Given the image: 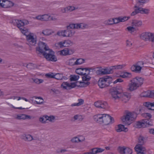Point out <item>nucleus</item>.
<instances>
[{
  "label": "nucleus",
  "mask_w": 154,
  "mask_h": 154,
  "mask_svg": "<svg viewBox=\"0 0 154 154\" xmlns=\"http://www.w3.org/2000/svg\"><path fill=\"white\" fill-rule=\"evenodd\" d=\"M122 91L115 87L111 88L110 92L112 97L115 100L120 99L123 103L127 102L130 98V94L127 93H122Z\"/></svg>",
  "instance_id": "f257e3e1"
},
{
  "label": "nucleus",
  "mask_w": 154,
  "mask_h": 154,
  "mask_svg": "<svg viewBox=\"0 0 154 154\" xmlns=\"http://www.w3.org/2000/svg\"><path fill=\"white\" fill-rule=\"evenodd\" d=\"M89 74H86L83 75L84 76L82 77V81L83 82H72L71 83H69L67 82H63L61 85V86L64 89H70L75 88L77 86V84L79 83L82 84L81 86H85L88 85L90 82H88L90 79V77L88 75Z\"/></svg>",
  "instance_id": "f03ea898"
},
{
  "label": "nucleus",
  "mask_w": 154,
  "mask_h": 154,
  "mask_svg": "<svg viewBox=\"0 0 154 154\" xmlns=\"http://www.w3.org/2000/svg\"><path fill=\"white\" fill-rule=\"evenodd\" d=\"M95 121L100 124L105 125L111 124L114 122L113 118L106 114H100L93 117Z\"/></svg>",
  "instance_id": "7ed1b4c3"
},
{
  "label": "nucleus",
  "mask_w": 154,
  "mask_h": 154,
  "mask_svg": "<svg viewBox=\"0 0 154 154\" xmlns=\"http://www.w3.org/2000/svg\"><path fill=\"white\" fill-rule=\"evenodd\" d=\"M137 114L134 112H126V115L121 118L122 122L126 125H130L136 118Z\"/></svg>",
  "instance_id": "20e7f679"
},
{
  "label": "nucleus",
  "mask_w": 154,
  "mask_h": 154,
  "mask_svg": "<svg viewBox=\"0 0 154 154\" xmlns=\"http://www.w3.org/2000/svg\"><path fill=\"white\" fill-rule=\"evenodd\" d=\"M145 143L144 139L143 136H140L138 138V144L136 145L134 147L135 150L137 152L141 153L143 152L142 151L143 148H144L145 152L144 154H145L146 152V150L145 147L143 146L142 145Z\"/></svg>",
  "instance_id": "39448f33"
},
{
  "label": "nucleus",
  "mask_w": 154,
  "mask_h": 154,
  "mask_svg": "<svg viewBox=\"0 0 154 154\" xmlns=\"http://www.w3.org/2000/svg\"><path fill=\"white\" fill-rule=\"evenodd\" d=\"M111 79V78L108 76L100 78L98 82L99 86L101 88H103L109 86Z\"/></svg>",
  "instance_id": "423d86ee"
},
{
  "label": "nucleus",
  "mask_w": 154,
  "mask_h": 154,
  "mask_svg": "<svg viewBox=\"0 0 154 154\" xmlns=\"http://www.w3.org/2000/svg\"><path fill=\"white\" fill-rule=\"evenodd\" d=\"M46 60L49 61L55 62L57 60V58L54 55V52L50 49L42 54Z\"/></svg>",
  "instance_id": "0eeeda50"
},
{
  "label": "nucleus",
  "mask_w": 154,
  "mask_h": 154,
  "mask_svg": "<svg viewBox=\"0 0 154 154\" xmlns=\"http://www.w3.org/2000/svg\"><path fill=\"white\" fill-rule=\"evenodd\" d=\"M134 8L136 9H135L134 11L131 13V16H134L139 13L147 15L149 13L150 10L149 9L139 7L136 5H135Z\"/></svg>",
  "instance_id": "6e6552de"
},
{
  "label": "nucleus",
  "mask_w": 154,
  "mask_h": 154,
  "mask_svg": "<svg viewBox=\"0 0 154 154\" xmlns=\"http://www.w3.org/2000/svg\"><path fill=\"white\" fill-rule=\"evenodd\" d=\"M11 22L14 25L17 26L19 29L29 24L28 21L25 20L14 19L12 20Z\"/></svg>",
  "instance_id": "1a4fd4ad"
},
{
  "label": "nucleus",
  "mask_w": 154,
  "mask_h": 154,
  "mask_svg": "<svg viewBox=\"0 0 154 154\" xmlns=\"http://www.w3.org/2000/svg\"><path fill=\"white\" fill-rule=\"evenodd\" d=\"M27 44L29 46H35L36 43V36L33 33H29L26 37Z\"/></svg>",
  "instance_id": "9d476101"
},
{
  "label": "nucleus",
  "mask_w": 154,
  "mask_h": 154,
  "mask_svg": "<svg viewBox=\"0 0 154 154\" xmlns=\"http://www.w3.org/2000/svg\"><path fill=\"white\" fill-rule=\"evenodd\" d=\"M49 47L46 44L42 42H40L38 43V47L36 48V51L38 53L43 54L45 51L49 50Z\"/></svg>",
  "instance_id": "9b49d317"
},
{
  "label": "nucleus",
  "mask_w": 154,
  "mask_h": 154,
  "mask_svg": "<svg viewBox=\"0 0 154 154\" xmlns=\"http://www.w3.org/2000/svg\"><path fill=\"white\" fill-rule=\"evenodd\" d=\"M136 128H145L151 125V122L148 119H143L139 121L136 123Z\"/></svg>",
  "instance_id": "f8f14e48"
},
{
  "label": "nucleus",
  "mask_w": 154,
  "mask_h": 154,
  "mask_svg": "<svg viewBox=\"0 0 154 154\" xmlns=\"http://www.w3.org/2000/svg\"><path fill=\"white\" fill-rule=\"evenodd\" d=\"M94 106L99 109H107L109 106L106 102L102 100H98L94 102Z\"/></svg>",
  "instance_id": "ddd939ff"
},
{
  "label": "nucleus",
  "mask_w": 154,
  "mask_h": 154,
  "mask_svg": "<svg viewBox=\"0 0 154 154\" xmlns=\"http://www.w3.org/2000/svg\"><path fill=\"white\" fill-rule=\"evenodd\" d=\"M118 150L121 154H131L132 152L131 149L125 146H119L118 147Z\"/></svg>",
  "instance_id": "4468645a"
},
{
  "label": "nucleus",
  "mask_w": 154,
  "mask_h": 154,
  "mask_svg": "<svg viewBox=\"0 0 154 154\" xmlns=\"http://www.w3.org/2000/svg\"><path fill=\"white\" fill-rule=\"evenodd\" d=\"M91 69L88 68H79L76 69L75 70L76 73L79 75H83L86 74H89Z\"/></svg>",
  "instance_id": "2eb2a0df"
},
{
  "label": "nucleus",
  "mask_w": 154,
  "mask_h": 154,
  "mask_svg": "<svg viewBox=\"0 0 154 154\" xmlns=\"http://www.w3.org/2000/svg\"><path fill=\"white\" fill-rule=\"evenodd\" d=\"M73 44V42L69 40H65L57 43L58 45L60 48L68 47L72 45Z\"/></svg>",
  "instance_id": "dca6fc26"
},
{
  "label": "nucleus",
  "mask_w": 154,
  "mask_h": 154,
  "mask_svg": "<svg viewBox=\"0 0 154 154\" xmlns=\"http://www.w3.org/2000/svg\"><path fill=\"white\" fill-rule=\"evenodd\" d=\"M74 52V50L71 48H65L60 51V54L66 56L72 54Z\"/></svg>",
  "instance_id": "f3484780"
},
{
  "label": "nucleus",
  "mask_w": 154,
  "mask_h": 154,
  "mask_svg": "<svg viewBox=\"0 0 154 154\" xmlns=\"http://www.w3.org/2000/svg\"><path fill=\"white\" fill-rule=\"evenodd\" d=\"M2 7L5 8H8L12 7L14 5V3L10 1L2 0Z\"/></svg>",
  "instance_id": "a211bd4d"
},
{
  "label": "nucleus",
  "mask_w": 154,
  "mask_h": 154,
  "mask_svg": "<svg viewBox=\"0 0 154 154\" xmlns=\"http://www.w3.org/2000/svg\"><path fill=\"white\" fill-rule=\"evenodd\" d=\"M131 79L138 88L140 87L143 84V79L142 78L137 77Z\"/></svg>",
  "instance_id": "6ab92c4d"
},
{
  "label": "nucleus",
  "mask_w": 154,
  "mask_h": 154,
  "mask_svg": "<svg viewBox=\"0 0 154 154\" xmlns=\"http://www.w3.org/2000/svg\"><path fill=\"white\" fill-rule=\"evenodd\" d=\"M138 87L134 84L132 79L130 80L128 85V89L130 91H133L136 90Z\"/></svg>",
  "instance_id": "aec40b11"
},
{
  "label": "nucleus",
  "mask_w": 154,
  "mask_h": 154,
  "mask_svg": "<svg viewBox=\"0 0 154 154\" xmlns=\"http://www.w3.org/2000/svg\"><path fill=\"white\" fill-rule=\"evenodd\" d=\"M21 138L26 141H31L34 140L32 136L29 134H23L20 136Z\"/></svg>",
  "instance_id": "412c9836"
},
{
  "label": "nucleus",
  "mask_w": 154,
  "mask_h": 154,
  "mask_svg": "<svg viewBox=\"0 0 154 154\" xmlns=\"http://www.w3.org/2000/svg\"><path fill=\"white\" fill-rule=\"evenodd\" d=\"M131 25L132 26H134V27H139L142 26V22L140 20H134L132 21Z\"/></svg>",
  "instance_id": "4be33fe9"
},
{
  "label": "nucleus",
  "mask_w": 154,
  "mask_h": 154,
  "mask_svg": "<svg viewBox=\"0 0 154 154\" xmlns=\"http://www.w3.org/2000/svg\"><path fill=\"white\" fill-rule=\"evenodd\" d=\"M15 119L18 120H25L26 119H30L31 117L30 116L26 114H19L17 115Z\"/></svg>",
  "instance_id": "5701e85b"
},
{
  "label": "nucleus",
  "mask_w": 154,
  "mask_h": 154,
  "mask_svg": "<svg viewBox=\"0 0 154 154\" xmlns=\"http://www.w3.org/2000/svg\"><path fill=\"white\" fill-rule=\"evenodd\" d=\"M65 31L66 37H72L75 33L74 29H70L67 28Z\"/></svg>",
  "instance_id": "b1692460"
},
{
  "label": "nucleus",
  "mask_w": 154,
  "mask_h": 154,
  "mask_svg": "<svg viewBox=\"0 0 154 154\" xmlns=\"http://www.w3.org/2000/svg\"><path fill=\"white\" fill-rule=\"evenodd\" d=\"M131 69L132 71L138 73L140 72L142 69L140 67L138 66L135 63L131 66Z\"/></svg>",
  "instance_id": "393cba45"
},
{
  "label": "nucleus",
  "mask_w": 154,
  "mask_h": 154,
  "mask_svg": "<svg viewBox=\"0 0 154 154\" xmlns=\"http://www.w3.org/2000/svg\"><path fill=\"white\" fill-rule=\"evenodd\" d=\"M104 150L101 148H94L92 149L91 152H88L89 154H96L97 153L101 152Z\"/></svg>",
  "instance_id": "a878e982"
},
{
  "label": "nucleus",
  "mask_w": 154,
  "mask_h": 154,
  "mask_svg": "<svg viewBox=\"0 0 154 154\" xmlns=\"http://www.w3.org/2000/svg\"><path fill=\"white\" fill-rule=\"evenodd\" d=\"M82 139L80 138L77 137H72L71 140L70 141L72 143H78L82 142L85 140V138L82 137Z\"/></svg>",
  "instance_id": "bb28decb"
},
{
  "label": "nucleus",
  "mask_w": 154,
  "mask_h": 154,
  "mask_svg": "<svg viewBox=\"0 0 154 154\" xmlns=\"http://www.w3.org/2000/svg\"><path fill=\"white\" fill-rule=\"evenodd\" d=\"M144 106L148 107L149 109L154 110V102L151 103L150 102H146L144 103Z\"/></svg>",
  "instance_id": "cd10ccee"
},
{
  "label": "nucleus",
  "mask_w": 154,
  "mask_h": 154,
  "mask_svg": "<svg viewBox=\"0 0 154 154\" xmlns=\"http://www.w3.org/2000/svg\"><path fill=\"white\" fill-rule=\"evenodd\" d=\"M54 33V31L49 29H45L42 31V34L45 35H49Z\"/></svg>",
  "instance_id": "c85d7f7f"
},
{
  "label": "nucleus",
  "mask_w": 154,
  "mask_h": 154,
  "mask_svg": "<svg viewBox=\"0 0 154 154\" xmlns=\"http://www.w3.org/2000/svg\"><path fill=\"white\" fill-rule=\"evenodd\" d=\"M128 130L127 128H125L124 125H119L118 126V129L116 130L118 132H120L122 131L126 132Z\"/></svg>",
  "instance_id": "c756f323"
},
{
  "label": "nucleus",
  "mask_w": 154,
  "mask_h": 154,
  "mask_svg": "<svg viewBox=\"0 0 154 154\" xmlns=\"http://www.w3.org/2000/svg\"><path fill=\"white\" fill-rule=\"evenodd\" d=\"M44 117L45 119L47 121H48L51 122H54L55 120V116L51 115L50 116H48L47 115L44 116Z\"/></svg>",
  "instance_id": "7c9ffc66"
},
{
  "label": "nucleus",
  "mask_w": 154,
  "mask_h": 154,
  "mask_svg": "<svg viewBox=\"0 0 154 154\" xmlns=\"http://www.w3.org/2000/svg\"><path fill=\"white\" fill-rule=\"evenodd\" d=\"M19 29L23 34L26 36V37L28 35H29V33H30L29 32L28 30L27 29L24 27L20 28Z\"/></svg>",
  "instance_id": "2f4dec72"
},
{
  "label": "nucleus",
  "mask_w": 154,
  "mask_h": 154,
  "mask_svg": "<svg viewBox=\"0 0 154 154\" xmlns=\"http://www.w3.org/2000/svg\"><path fill=\"white\" fill-rule=\"evenodd\" d=\"M78 29H84L86 28H87L88 27V25L86 23H78Z\"/></svg>",
  "instance_id": "473e14b6"
},
{
  "label": "nucleus",
  "mask_w": 154,
  "mask_h": 154,
  "mask_svg": "<svg viewBox=\"0 0 154 154\" xmlns=\"http://www.w3.org/2000/svg\"><path fill=\"white\" fill-rule=\"evenodd\" d=\"M141 96L143 97H151L150 91H148L143 92L141 94Z\"/></svg>",
  "instance_id": "72a5a7b5"
},
{
  "label": "nucleus",
  "mask_w": 154,
  "mask_h": 154,
  "mask_svg": "<svg viewBox=\"0 0 154 154\" xmlns=\"http://www.w3.org/2000/svg\"><path fill=\"white\" fill-rule=\"evenodd\" d=\"M67 28L70 29H78V23L71 24L67 26Z\"/></svg>",
  "instance_id": "f704fd0d"
},
{
  "label": "nucleus",
  "mask_w": 154,
  "mask_h": 154,
  "mask_svg": "<svg viewBox=\"0 0 154 154\" xmlns=\"http://www.w3.org/2000/svg\"><path fill=\"white\" fill-rule=\"evenodd\" d=\"M78 102L75 103L71 105V106H79L83 104L84 103V100L82 99H79L78 100Z\"/></svg>",
  "instance_id": "c9c22d12"
},
{
  "label": "nucleus",
  "mask_w": 154,
  "mask_h": 154,
  "mask_svg": "<svg viewBox=\"0 0 154 154\" xmlns=\"http://www.w3.org/2000/svg\"><path fill=\"white\" fill-rule=\"evenodd\" d=\"M112 20V18L106 20L104 21L103 24L106 26L112 25H113Z\"/></svg>",
  "instance_id": "e433bc0d"
},
{
  "label": "nucleus",
  "mask_w": 154,
  "mask_h": 154,
  "mask_svg": "<svg viewBox=\"0 0 154 154\" xmlns=\"http://www.w3.org/2000/svg\"><path fill=\"white\" fill-rule=\"evenodd\" d=\"M85 62V60L82 58L76 59L75 58V65L81 64Z\"/></svg>",
  "instance_id": "4c0bfd02"
},
{
  "label": "nucleus",
  "mask_w": 154,
  "mask_h": 154,
  "mask_svg": "<svg viewBox=\"0 0 154 154\" xmlns=\"http://www.w3.org/2000/svg\"><path fill=\"white\" fill-rule=\"evenodd\" d=\"M68 64L71 66H75V58H73L69 60Z\"/></svg>",
  "instance_id": "58836bf2"
},
{
  "label": "nucleus",
  "mask_w": 154,
  "mask_h": 154,
  "mask_svg": "<svg viewBox=\"0 0 154 154\" xmlns=\"http://www.w3.org/2000/svg\"><path fill=\"white\" fill-rule=\"evenodd\" d=\"M131 73L128 72H124L123 75H120V77L124 78H131Z\"/></svg>",
  "instance_id": "ea45409f"
},
{
  "label": "nucleus",
  "mask_w": 154,
  "mask_h": 154,
  "mask_svg": "<svg viewBox=\"0 0 154 154\" xmlns=\"http://www.w3.org/2000/svg\"><path fill=\"white\" fill-rule=\"evenodd\" d=\"M57 35L63 37H66L65 30H61L58 31L57 32Z\"/></svg>",
  "instance_id": "a19ab883"
},
{
  "label": "nucleus",
  "mask_w": 154,
  "mask_h": 154,
  "mask_svg": "<svg viewBox=\"0 0 154 154\" xmlns=\"http://www.w3.org/2000/svg\"><path fill=\"white\" fill-rule=\"evenodd\" d=\"M148 33V32H146L142 33L140 36L141 39L146 41L147 40Z\"/></svg>",
  "instance_id": "79ce46f5"
},
{
  "label": "nucleus",
  "mask_w": 154,
  "mask_h": 154,
  "mask_svg": "<svg viewBox=\"0 0 154 154\" xmlns=\"http://www.w3.org/2000/svg\"><path fill=\"white\" fill-rule=\"evenodd\" d=\"M32 79L34 82L37 84H39L40 83H43L44 82L43 80L42 79H39L37 78H32Z\"/></svg>",
  "instance_id": "37998d69"
},
{
  "label": "nucleus",
  "mask_w": 154,
  "mask_h": 154,
  "mask_svg": "<svg viewBox=\"0 0 154 154\" xmlns=\"http://www.w3.org/2000/svg\"><path fill=\"white\" fill-rule=\"evenodd\" d=\"M135 64L138 66L140 67L141 69L143 67H146V66L145 65V63H144L143 62L141 61H138Z\"/></svg>",
  "instance_id": "c03bdc74"
},
{
  "label": "nucleus",
  "mask_w": 154,
  "mask_h": 154,
  "mask_svg": "<svg viewBox=\"0 0 154 154\" xmlns=\"http://www.w3.org/2000/svg\"><path fill=\"white\" fill-rule=\"evenodd\" d=\"M104 74H110L113 72V71L111 66L109 68L103 69Z\"/></svg>",
  "instance_id": "a18cd8bd"
},
{
  "label": "nucleus",
  "mask_w": 154,
  "mask_h": 154,
  "mask_svg": "<svg viewBox=\"0 0 154 154\" xmlns=\"http://www.w3.org/2000/svg\"><path fill=\"white\" fill-rule=\"evenodd\" d=\"M70 77V80L71 81H76L79 78V75H71Z\"/></svg>",
  "instance_id": "49530a36"
},
{
  "label": "nucleus",
  "mask_w": 154,
  "mask_h": 154,
  "mask_svg": "<svg viewBox=\"0 0 154 154\" xmlns=\"http://www.w3.org/2000/svg\"><path fill=\"white\" fill-rule=\"evenodd\" d=\"M51 16L48 14H44L42 15V21H47L49 20Z\"/></svg>",
  "instance_id": "de8ad7c7"
},
{
  "label": "nucleus",
  "mask_w": 154,
  "mask_h": 154,
  "mask_svg": "<svg viewBox=\"0 0 154 154\" xmlns=\"http://www.w3.org/2000/svg\"><path fill=\"white\" fill-rule=\"evenodd\" d=\"M54 78L57 80H62L63 79V75L60 74H56L55 75Z\"/></svg>",
  "instance_id": "09e8293b"
},
{
  "label": "nucleus",
  "mask_w": 154,
  "mask_h": 154,
  "mask_svg": "<svg viewBox=\"0 0 154 154\" xmlns=\"http://www.w3.org/2000/svg\"><path fill=\"white\" fill-rule=\"evenodd\" d=\"M67 12H71L75 9V8L73 6H69L66 7Z\"/></svg>",
  "instance_id": "8fccbe9b"
},
{
  "label": "nucleus",
  "mask_w": 154,
  "mask_h": 154,
  "mask_svg": "<svg viewBox=\"0 0 154 154\" xmlns=\"http://www.w3.org/2000/svg\"><path fill=\"white\" fill-rule=\"evenodd\" d=\"M120 22H124L128 20L130 18L129 17H119Z\"/></svg>",
  "instance_id": "3c124183"
},
{
  "label": "nucleus",
  "mask_w": 154,
  "mask_h": 154,
  "mask_svg": "<svg viewBox=\"0 0 154 154\" xmlns=\"http://www.w3.org/2000/svg\"><path fill=\"white\" fill-rule=\"evenodd\" d=\"M112 70L115 69H119L122 68V65H119L117 66H111Z\"/></svg>",
  "instance_id": "603ef678"
},
{
  "label": "nucleus",
  "mask_w": 154,
  "mask_h": 154,
  "mask_svg": "<svg viewBox=\"0 0 154 154\" xmlns=\"http://www.w3.org/2000/svg\"><path fill=\"white\" fill-rule=\"evenodd\" d=\"M103 69H98L97 70L96 73L97 74L102 75L104 74Z\"/></svg>",
  "instance_id": "864d4df0"
},
{
  "label": "nucleus",
  "mask_w": 154,
  "mask_h": 154,
  "mask_svg": "<svg viewBox=\"0 0 154 154\" xmlns=\"http://www.w3.org/2000/svg\"><path fill=\"white\" fill-rule=\"evenodd\" d=\"M137 2L141 4H144L149 2V0H136Z\"/></svg>",
  "instance_id": "5fc2aeb1"
},
{
  "label": "nucleus",
  "mask_w": 154,
  "mask_h": 154,
  "mask_svg": "<svg viewBox=\"0 0 154 154\" xmlns=\"http://www.w3.org/2000/svg\"><path fill=\"white\" fill-rule=\"evenodd\" d=\"M112 19V23L113 24H117L119 23L120 22L119 20V17L118 18H116Z\"/></svg>",
  "instance_id": "6e6d98bb"
},
{
  "label": "nucleus",
  "mask_w": 154,
  "mask_h": 154,
  "mask_svg": "<svg viewBox=\"0 0 154 154\" xmlns=\"http://www.w3.org/2000/svg\"><path fill=\"white\" fill-rule=\"evenodd\" d=\"M55 75L53 73H48L45 75V76L49 78H54Z\"/></svg>",
  "instance_id": "4d7b16f0"
},
{
  "label": "nucleus",
  "mask_w": 154,
  "mask_h": 154,
  "mask_svg": "<svg viewBox=\"0 0 154 154\" xmlns=\"http://www.w3.org/2000/svg\"><path fill=\"white\" fill-rule=\"evenodd\" d=\"M35 99L38 98L39 99H40L42 100L41 101H35V102L37 104H41L43 103V100L42 98H41V97H35Z\"/></svg>",
  "instance_id": "13d9d810"
},
{
  "label": "nucleus",
  "mask_w": 154,
  "mask_h": 154,
  "mask_svg": "<svg viewBox=\"0 0 154 154\" xmlns=\"http://www.w3.org/2000/svg\"><path fill=\"white\" fill-rule=\"evenodd\" d=\"M74 120H80L82 119V116L81 115H75L74 116Z\"/></svg>",
  "instance_id": "bf43d9fd"
},
{
  "label": "nucleus",
  "mask_w": 154,
  "mask_h": 154,
  "mask_svg": "<svg viewBox=\"0 0 154 154\" xmlns=\"http://www.w3.org/2000/svg\"><path fill=\"white\" fill-rule=\"evenodd\" d=\"M34 19L42 21V15H38L34 17Z\"/></svg>",
  "instance_id": "052dcab7"
},
{
  "label": "nucleus",
  "mask_w": 154,
  "mask_h": 154,
  "mask_svg": "<svg viewBox=\"0 0 154 154\" xmlns=\"http://www.w3.org/2000/svg\"><path fill=\"white\" fill-rule=\"evenodd\" d=\"M45 117H44V116H43L42 117H40L39 119V121L40 122H41L42 123H45L46 122V120H45Z\"/></svg>",
  "instance_id": "680f3d73"
},
{
  "label": "nucleus",
  "mask_w": 154,
  "mask_h": 154,
  "mask_svg": "<svg viewBox=\"0 0 154 154\" xmlns=\"http://www.w3.org/2000/svg\"><path fill=\"white\" fill-rule=\"evenodd\" d=\"M134 27V26H128L127 27V29L129 31L133 32L135 30V28Z\"/></svg>",
  "instance_id": "e2e57ef3"
},
{
  "label": "nucleus",
  "mask_w": 154,
  "mask_h": 154,
  "mask_svg": "<svg viewBox=\"0 0 154 154\" xmlns=\"http://www.w3.org/2000/svg\"><path fill=\"white\" fill-rule=\"evenodd\" d=\"M152 33L148 32L147 36V40L146 41H150L151 37L152 36Z\"/></svg>",
  "instance_id": "0e129e2a"
},
{
  "label": "nucleus",
  "mask_w": 154,
  "mask_h": 154,
  "mask_svg": "<svg viewBox=\"0 0 154 154\" xmlns=\"http://www.w3.org/2000/svg\"><path fill=\"white\" fill-rule=\"evenodd\" d=\"M126 46H127L130 47L132 46V43L131 42V41L129 40H127L126 41Z\"/></svg>",
  "instance_id": "69168bd1"
},
{
  "label": "nucleus",
  "mask_w": 154,
  "mask_h": 154,
  "mask_svg": "<svg viewBox=\"0 0 154 154\" xmlns=\"http://www.w3.org/2000/svg\"><path fill=\"white\" fill-rule=\"evenodd\" d=\"M143 116H147L148 118L151 117V115L150 114L147 113H145L143 114Z\"/></svg>",
  "instance_id": "338daca9"
},
{
  "label": "nucleus",
  "mask_w": 154,
  "mask_h": 154,
  "mask_svg": "<svg viewBox=\"0 0 154 154\" xmlns=\"http://www.w3.org/2000/svg\"><path fill=\"white\" fill-rule=\"evenodd\" d=\"M152 36L150 42H151L154 43V33H152Z\"/></svg>",
  "instance_id": "774afa93"
}]
</instances>
